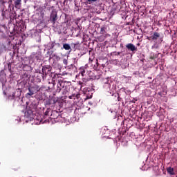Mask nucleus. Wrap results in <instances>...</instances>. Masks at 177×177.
<instances>
[{"label": "nucleus", "mask_w": 177, "mask_h": 177, "mask_svg": "<svg viewBox=\"0 0 177 177\" xmlns=\"http://www.w3.org/2000/svg\"><path fill=\"white\" fill-rule=\"evenodd\" d=\"M96 1L97 0H87V2H88V3H92V2H96Z\"/></svg>", "instance_id": "nucleus-16"}, {"label": "nucleus", "mask_w": 177, "mask_h": 177, "mask_svg": "<svg viewBox=\"0 0 177 177\" xmlns=\"http://www.w3.org/2000/svg\"><path fill=\"white\" fill-rule=\"evenodd\" d=\"M10 3H12V0H10Z\"/></svg>", "instance_id": "nucleus-20"}, {"label": "nucleus", "mask_w": 177, "mask_h": 177, "mask_svg": "<svg viewBox=\"0 0 177 177\" xmlns=\"http://www.w3.org/2000/svg\"><path fill=\"white\" fill-rule=\"evenodd\" d=\"M68 59H66V58H64V59H63V63H64V64L65 65V66H67V64H68Z\"/></svg>", "instance_id": "nucleus-15"}, {"label": "nucleus", "mask_w": 177, "mask_h": 177, "mask_svg": "<svg viewBox=\"0 0 177 177\" xmlns=\"http://www.w3.org/2000/svg\"><path fill=\"white\" fill-rule=\"evenodd\" d=\"M86 99H92V94L90 95V96L86 95Z\"/></svg>", "instance_id": "nucleus-17"}, {"label": "nucleus", "mask_w": 177, "mask_h": 177, "mask_svg": "<svg viewBox=\"0 0 177 177\" xmlns=\"http://www.w3.org/2000/svg\"><path fill=\"white\" fill-rule=\"evenodd\" d=\"M15 8H20L21 5V0H13Z\"/></svg>", "instance_id": "nucleus-7"}, {"label": "nucleus", "mask_w": 177, "mask_h": 177, "mask_svg": "<svg viewBox=\"0 0 177 177\" xmlns=\"http://www.w3.org/2000/svg\"><path fill=\"white\" fill-rule=\"evenodd\" d=\"M41 91V87L35 84L32 86L28 87V93H26V97L30 98L32 95L37 93V92H39Z\"/></svg>", "instance_id": "nucleus-1"}, {"label": "nucleus", "mask_w": 177, "mask_h": 177, "mask_svg": "<svg viewBox=\"0 0 177 177\" xmlns=\"http://www.w3.org/2000/svg\"><path fill=\"white\" fill-rule=\"evenodd\" d=\"M50 21H52L53 23H55L56 20H57V12L53 11L50 17Z\"/></svg>", "instance_id": "nucleus-3"}, {"label": "nucleus", "mask_w": 177, "mask_h": 177, "mask_svg": "<svg viewBox=\"0 0 177 177\" xmlns=\"http://www.w3.org/2000/svg\"><path fill=\"white\" fill-rule=\"evenodd\" d=\"M50 111H50V109H48L46 111V112H45V113H44V115H45V116L49 115V113H50Z\"/></svg>", "instance_id": "nucleus-13"}, {"label": "nucleus", "mask_w": 177, "mask_h": 177, "mask_svg": "<svg viewBox=\"0 0 177 177\" xmlns=\"http://www.w3.org/2000/svg\"><path fill=\"white\" fill-rule=\"evenodd\" d=\"M80 74H81V75H82V77H84V74H85V69H84V68H80Z\"/></svg>", "instance_id": "nucleus-11"}, {"label": "nucleus", "mask_w": 177, "mask_h": 177, "mask_svg": "<svg viewBox=\"0 0 177 177\" xmlns=\"http://www.w3.org/2000/svg\"><path fill=\"white\" fill-rule=\"evenodd\" d=\"M101 34H106V27L101 28Z\"/></svg>", "instance_id": "nucleus-12"}, {"label": "nucleus", "mask_w": 177, "mask_h": 177, "mask_svg": "<svg viewBox=\"0 0 177 177\" xmlns=\"http://www.w3.org/2000/svg\"><path fill=\"white\" fill-rule=\"evenodd\" d=\"M19 120L21 121V118H19Z\"/></svg>", "instance_id": "nucleus-22"}, {"label": "nucleus", "mask_w": 177, "mask_h": 177, "mask_svg": "<svg viewBox=\"0 0 177 177\" xmlns=\"http://www.w3.org/2000/svg\"><path fill=\"white\" fill-rule=\"evenodd\" d=\"M160 33L156 32L153 33V35L151 37V39L153 41H156V40L158 39V38H160Z\"/></svg>", "instance_id": "nucleus-6"}, {"label": "nucleus", "mask_w": 177, "mask_h": 177, "mask_svg": "<svg viewBox=\"0 0 177 177\" xmlns=\"http://www.w3.org/2000/svg\"><path fill=\"white\" fill-rule=\"evenodd\" d=\"M84 95H88V93L85 92V88L84 89Z\"/></svg>", "instance_id": "nucleus-19"}, {"label": "nucleus", "mask_w": 177, "mask_h": 177, "mask_svg": "<svg viewBox=\"0 0 177 177\" xmlns=\"http://www.w3.org/2000/svg\"><path fill=\"white\" fill-rule=\"evenodd\" d=\"M88 110H91V108H88Z\"/></svg>", "instance_id": "nucleus-21"}, {"label": "nucleus", "mask_w": 177, "mask_h": 177, "mask_svg": "<svg viewBox=\"0 0 177 177\" xmlns=\"http://www.w3.org/2000/svg\"><path fill=\"white\" fill-rule=\"evenodd\" d=\"M8 99H15V94H12V97H8Z\"/></svg>", "instance_id": "nucleus-18"}, {"label": "nucleus", "mask_w": 177, "mask_h": 177, "mask_svg": "<svg viewBox=\"0 0 177 177\" xmlns=\"http://www.w3.org/2000/svg\"><path fill=\"white\" fill-rule=\"evenodd\" d=\"M41 57H42L41 56V53H38L37 54V55L35 56V58L37 59V60H41Z\"/></svg>", "instance_id": "nucleus-10"}, {"label": "nucleus", "mask_w": 177, "mask_h": 177, "mask_svg": "<svg viewBox=\"0 0 177 177\" xmlns=\"http://www.w3.org/2000/svg\"><path fill=\"white\" fill-rule=\"evenodd\" d=\"M167 172L170 175H174V168H171V167L167 168Z\"/></svg>", "instance_id": "nucleus-9"}, {"label": "nucleus", "mask_w": 177, "mask_h": 177, "mask_svg": "<svg viewBox=\"0 0 177 177\" xmlns=\"http://www.w3.org/2000/svg\"><path fill=\"white\" fill-rule=\"evenodd\" d=\"M63 48L65 49V50H71V46H70V44H64L63 45Z\"/></svg>", "instance_id": "nucleus-8"}, {"label": "nucleus", "mask_w": 177, "mask_h": 177, "mask_svg": "<svg viewBox=\"0 0 177 177\" xmlns=\"http://www.w3.org/2000/svg\"><path fill=\"white\" fill-rule=\"evenodd\" d=\"M126 48L129 50H131V52H136L138 50V48L135 46V45L132 44H128L126 45Z\"/></svg>", "instance_id": "nucleus-4"}, {"label": "nucleus", "mask_w": 177, "mask_h": 177, "mask_svg": "<svg viewBox=\"0 0 177 177\" xmlns=\"http://www.w3.org/2000/svg\"><path fill=\"white\" fill-rule=\"evenodd\" d=\"M24 117H25V118H28V120H30V121H31V120H32V117H33L32 111L28 110V111H25Z\"/></svg>", "instance_id": "nucleus-2"}, {"label": "nucleus", "mask_w": 177, "mask_h": 177, "mask_svg": "<svg viewBox=\"0 0 177 177\" xmlns=\"http://www.w3.org/2000/svg\"><path fill=\"white\" fill-rule=\"evenodd\" d=\"M57 88L59 89V91H62V82H59L57 83Z\"/></svg>", "instance_id": "nucleus-14"}, {"label": "nucleus", "mask_w": 177, "mask_h": 177, "mask_svg": "<svg viewBox=\"0 0 177 177\" xmlns=\"http://www.w3.org/2000/svg\"><path fill=\"white\" fill-rule=\"evenodd\" d=\"M42 73L44 75H46L47 74H49L50 73V66H45L42 68Z\"/></svg>", "instance_id": "nucleus-5"}]
</instances>
